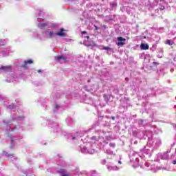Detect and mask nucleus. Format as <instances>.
<instances>
[{
	"label": "nucleus",
	"mask_w": 176,
	"mask_h": 176,
	"mask_svg": "<svg viewBox=\"0 0 176 176\" xmlns=\"http://www.w3.org/2000/svg\"><path fill=\"white\" fill-rule=\"evenodd\" d=\"M168 153H170V151L166 153H164L161 155V159H162V160H167L168 159Z\"/></svg>",
	"instance_id": "obj_12"
},
{
	"label": "nucleus",
	"mask_w": 176,
	"mask_h": 176,
	"mask_svg": "<svg viewBox=\"0 0 176 176\" xmlns=\"http://www.w3.org/2000/svg\"><path fill=\"white\" fill-rule=\"evenodd\" d=\"M92 140H93L94 141H96V137H95V136L92 137Z\"/></svg>",
	"instance_id": "obj_36"
},
{
	"label": "nucleus",
	"mask_w": 176,
	"mask_h": 176,
	"mask_svg": "<svg viewBox=\"0 0 176 176\" xmlns=\"http://www.w3.org/2000/svg\"><path fill=\"white\" fill-rule=\"evenodd\" d=\"M126 79V80H129V78H125Z\"/></svg>",
	"instance_id": "obj_45"
},
{
	"label": "nucleus",
	"mask_w": 176,
	"mask_h": 176,
	"mask_svg": "<svg viewBox=\"0 0 176 176\" xmlns=\"http://www.w3.org/2000/svg\"><path fill=\"white\" fill-rule=\"evenodd\" d=\"M38 72L39 74V73L42 72V70L39 69V70H38Z\"/></svg>",
	"instance_id": "obj_40"
},
{
	"label": "nucleus",
	"mask_w": 176,
	"mask_h": 176,
	"mask_svg": "<svg viewBox=\"0 0 176 176\" xmlns=\"http://www.w3.org/2000/svg\"><path fill=\"white\" fill-rule=\"evenodd\" d=\"M140 47L142 50H148V49H149V45L142 43Z\"/></svg>",
	"instance_id": "obj_14"
},
{
	"label": "nucleus",
	"mask_w": 176,
	"mask_h": 176,
	"mask_svg": "<svg viewBox=\"0 0 176 176\" xmlns=\"http://www.w3.org/2000/svg\"><path fill=\"white\" fill-rule=\"evenodd\" d=\"M104 153H107V155H113V151H111L110 149H107L104 151Z\"/></svg>",
	"instance_id": "obj_21"
},
{
	"label": "nucleus",
	"mask_w": 176,
	"mask_h": 176,
	"mask_svg": "<svg viewBox=\"0 0 176 176\" xmlns=\"http://www.w3.org/2000/svg\"><path fill=\"white\" fill-rule=\"evenodd\" d=\"M32 176H35L34 175H32Z\"/></svg>",
	"instance_id": "obj_47"
},
{
	"label": "nucleus",
	"mask_w": 176,
	"mask_h": 176,
	"mask_svg": "<svg viewBox=\"0 0 176 176\" xmlns=\"http://www.w3.org/2000/svg\"><path fill=\"white\" fill-rule=\"evenodd\" d=\"M87 153H89V155H93L96 153V150L94 148H89Z\"/></svg>",
	"instance_id": "obj_17"
},
{
	"label": "nucleus",
	"mask_w": 176,
	"mask_h": 176,
	"mask_svg": "<svg viewBox=\"0 0 176 176\" xmlns=\"http://www.w3.org/2000/svg\"><path fill=\"white\" fill-rule=\"evenodd\" d=\"M28 64H32V60L30 59L28 60L24 61V65H23V68H25V65H28Z\"/></svg>",
	"instance_id": "obj_16"
},
{
	"label": "nucleus",
	"mask_w": 176,
	"mask_h": 176,
	"mask_svg": "<svg viewBox=\"0 0 176 176\" xmlns=\"http://www.w3.org/2000/svg\"><path fill=\"white\" fill-rule=\"evenodd\" d=\"M173 164H176V160L173 161Z\"/></svg>",
	"instance_id": "obj_37"
},
{
	"label": "nucleus",
	"mask_w": 176,
	"mask_h": 176,
	"mask_svg": "<svg viewBox=\"0 0 176 176\" xmlns=\"http://www.w3.org/2000/svg\"><path fill=\"white\" fill-rule=\"evenodd\" d=\"M139 157H140V159H144V157L140 155V154H138V153H136L135 151H133L131 153L130 160H131L132 167L135 168L136 167H138V166L140 165L141 168H144V170H151L153 173H155L156 170H157V168L155 166V165H151L149 162H146V161L145 160H144L140 164Z\"/></svg>",
	"instance_id": "obj_2"
},
{
	"label": "nucleus",
	"mask_w": 176,
	"mask_h": 176,
	"mask_svg": "<svg viewBox=\"0 0 176 176\" xmlns=\"http://www.w3.org/2000/svg\"><path fill=\"white\" fill-rule=\"evenodd\" d=\"M153 65H159V63H157L156 62H153Z\"/></svg>",
	"instance_id": "obj_34"
},
{
	"label": "nucleus",
	"mask_w": 176,
	"mask_h": 176,
	"mask_svg": "<svg viewBox=\"0 0 176 176\" xmlns=\"http://www.w3.org/2000/svg\"><path fill=\"white\" fill-rule=\"evenodd\" d=\"M85 38H87V39H89V38H90L89 36H85Z\"/></svg>",
	"instance_id": "obj_41"
},
{
	"label": "nucleus",
	"mask_w": 176,
	"mask_h": 176,
	"mask_svg": "<svg viewBox=\"0 0 176 176\" xmlns=\"http://www.w3.org/2000/svg\"><path fill=\"white\" fill-rule=\"evenodd\" d=\"M104 50H111L109 47H104Z\"/></svg>",
	"instance_id": "obj_31"
},
{
	"label": "nucleus",
	"mask_w": 176,
	"mask_h": 176,
	"mask_svg": "<svg viewBox=\"0 0 176 176\" xmlns=\"http://www.w3.org/2000/svg\"><path fill=\"white\" fill-rule=\"evenodd\" d=\"M112 120H115V117H112Z\"/></svg>",
	"instance_id": "obj_44"
},
{
	"label": "nucleus",
	"mask_w": 176,
	"mask_h": 176,
	"mask_svg": "<svg viewBox=\"0 0 176 176\" xmlns=\"http://www.w3.org/2000/svg\"><path fill=\"white\" fill-rule=\"evenodd\" d=\"M39 14L43 15V12H40Z\"/></svg>",
	"instance_id": "obj_43"
},
{
	"label": "nucleus",
	"mask_w": 176,
	"mask_h": 176,
	"mask_svg": "<svg viewBox=\"0 0 176 176\" xmlns=\"http://www.w3.org/2000/svg\"><path fill=\"white\" fill-rule=\"evenodd\" d=\"M6 76H7L6 80L9 82H14V80H16L14 79V75H13V73H10V74H7Z\"/></svg>",
	"instance_id": "obj_9"
},
{
	"label": "nucleus",
	"mask_w": 176,
	"mask_h": 176,
	"mask_svg": "<svg viewBox=\"0 0 176 176\" xmlns=\"http://www.w3.org/2000/svg\"><path fill=\"white\" fill-rule=\"evenodd\" d=\"M0 100H2V98H0Z\"/></svg>",
	"instance_id": "obj_48"
},
{
	"label": "nucleus",
	"mask_w": 176,
	"mask_h": 176,
	"mask_svg": "<svg viewBox=\"0 0 176 176\" xmlns=\"http://www.w3.org/2000/svg\"><path fill=\"white\" fill-rule=\"evenodd\" d=\"M44 34L45 36H47V38H50V39H57V36L63 38L66 35L65 30H64L63 28L60 29L58 32H56V30H47Z\"/></svg>",
	"instance_id": "obj_3"
},
{
	"label": "nucleus",
	"mask_w": 176,
	"mask_h": 176,
	"mask_svg": "<svg viewBox=\"0 0 176 176\" xmlns=\"http://www.w3.org/2000/svg\"><path fill=\"white\" fill-rule=\"evenodd\" d=\"M173 43H174L171 40H166V44L169 45L170 46H171L173 45Z\"/></svg>",
	"instance_id": "obj_22"
},
{
	"label": "nucleus",
	"mask_w": 176,
	"mask_h": 176,
	"mask_svg": "<svg viewBox=\"0 0 176 176\" xmlns=\"http://www.w3.org/2000/svg\"><path fill=\"white\" fill-rule=\"evenodd\" d=\"M82 35L85 34H86V31L82 32Z\"/></svg>",
	"instance_id": "obj_38"
},
{
	"label": "nucleus",
	"mask_w": 176,
	"mask_h": 176,
	"mask_svg": "<svg viewBox=\"0 0 176 176\" xmlns=\"http://www.w3.org/2000/svg\"><path fill=\"white\" fill-rule=\"evenodd\" d=\"M81 137H83V133H82V132L80 131L77 132L74 135H71L69 138L74 142H76V141L80 140Z\"/></svg>",
	"instance_id": "obj_6"
},
{
	"label": "nucleus",
	"mask_w": 176,
	"mask_h": 176,
	"mask_svg": "<svg viewBox=\"0 0 176 176\" xmlns=\"http://www.w3.org/2000/svg\"><path fill=\"white\" fill-rule=\"evenodd\" d=\"M138 124H140V126L143 125L144 124V120H138Z\"/></svg>",
	"instance_id": "obj_28"
},
{
	"label": "nucleus",
	"mask_w": 176,
	"mask_h": 176,
	"mask_svg": "<svg viewBox=\"0 0 176 176\" xmlns=\"http://www.w3.org/2000/svg\"><path fill=\"white\" fill-rule=\"evenodd\" d=\"M145 153V155H146V157H151V154H149V153Z\"/></svg>",
	"instance_id": "obj_30"
},
{
	"label": "nucleus",
	"mask_w": 176,
	"mask_h": 176,
	"mask_svg": "<svg viewBox=\"0 0 176 176\" xmlns=\"http://www.w3.org/2000/svg\"><path fill=\"white\" fill-rule=\"evenodd\" d=\"M107 169L109 171H118L119 170V168L116 166H107Z\"/></svg>",
	"instance_id": "obj_11"
},
{
	"label": "nucleus",
	"mask_w": 176,
	"mask_h": 176,
	"mask_svg": "<svg viewBox=\"0 0 176 176\" xmlns=\"http://www.w3.org/2000/svg\"><path fill=\"white\" fill-rule=\"evenodd\" d=\"M60 176H70L69 174H61Z\"/></svg>",
	"instance_id": "obj_33"
},
{
	"label": "nucleus",
	"mask_w": 176,
	"mask_h": 176,
	"mask_svg": "<svg viewBox=\"0 0 176 176\" xmlns=\"http://www.w3.org/2000/svg\"><path fill=\"white\" fill-rule=\"evenodd\" d=\"M119 164H122V162L121 161H118Z\"/></svg>",
	"instance_id": "obj_42"
},
{
	"label": "nucleus",
	"mask_w": 176,
	"mask_h": 176,
	"mask_svg": "<svg viewBox=\"0 0 176 176\" xmlns=\"http://www.w3.org/2000/svg\"><path fill=\"white\" fill-rule=\"evenodd\" d=\"M5 43H6V40H1L0 41V46H3V45H5Z\"/></svg>",
	"instance_id": "obj_25"
},
{
	"label": "nucleus",
	"mask_w": 176,
	"mask_h": 176,
	"mask_svg": "<svg viewBox=\"0 0 176 176\" xmlns=\"http://www.w3.org/2000/svg\"><path fill=\"white\" fill-rule=\"evenodd\" d=\"M66 123H74V120L69 117L66 118Z\"/></svg>",
	"instance_id": "obj_20"
},
{
	"label": "nucleus",
	"mask_w": 176,
	"mask_h": 176,
	"mask_svg": "<svg viewBox=\"0 0 176 176\" xmlns=\"http://www.w3.org/2000/svg\"><path fill=\"white\" fill-rule=\"evenodd\" d=\"M39 19H41V16H40V18H38V20H39Z\"/></svg>",
	"instance_id": "obj_46"
},
{
	"label": "nucleus",
	"mask_w": 176,
	"mask_h": 176,
	"mask_svg": "<svg viewBox=\"0 0 176 176\" xmlns=\"http://www.w3.org/2000/svg\"><path fill=\"white\" fill-rule=\"evenodd\" d=\"M1 54H2V56L3 57L6 56H9V50H6V49H3V50H1Z\"/></svg>",
	"instance_id": "obj_13"
},
{
	"label": "nucleus",
	"mask_w": 176,
	"mask_h": 176,
	"mask_svg": "<svg viewBox=\"0 0 176 176\" xmlns=\"http://www.w3.org/2000/svg\"><path fill=\"white\" fill-rule=\"evenodd\" d=\"M109 146H111V148H115L116 144L115 143H109Z\"/></svg>",
	"instance_id": "obj_27"
},
{
	"label": "nucleus",
	"mask_w": 176,
	"mask_h": 176,
	"mask_svg": "<svg viewBox=\"0 0 176 176\" xmlns=\"http://www.w3.org/2000/svg\"><path fill=\"white\" fill-rule=\"evenodd\" d=\"M58 108H60V105H58V104H55L54 109H58Z\"/></svg>",
	"instance_id": "obj_32"
},
{
	"label": "nucleus",
	"mask_w": 176,
	"mask_h": 176,
	"mask_svg": "<svg viewBox=\"0 0 176 176\" xmlns=\"http://www.w3.org/2000/svg\"><path fill=\"white\" fill-rule=\"evenodd\" d=\"M12 67L10 66H1L0 67V72H10Z\"/></svg>",
	"instance_id": "obj_8"
},
{
	"label": "nucleus",
	"mask_w": 176,
	"mask_h": 176,
	"mask_svg": "<svg viewBox=\"0 0 176 176\" xmlns=\"http://www.w3.org/2000/svg\"><path fill=\"white\" fill-rule=\"evenodd\" d=\"M94 28H95V30H98L100 28H98V27H97V26H94Z\"/></svg>",
	"instance_id": "obj_35"
},
{
	"label": "nucleus",
	"mask_w": 176,
	"mask_h": 176,
	"mask_svg": "<svg viewBox=\"0 0 176 176\" xmlns=\"http://www.w3.org/2000/svg\"><path fill=\"white\" fill-rule=\"evenodd\" d=\"M118 41L119 42H124L126 41V38H123V37H118Z\"/></svg>",
	"instance_id": "obj_23"
},
{
	"label": "nucleus",
	"mask_w": 176,
	"mask_h": 176,
	"mask_svg": "<svg viewBox=\"0 0 176 176\" xmlns=\"http://www.w3.org/2000/svg\"><path fill=\"white\" fill-rule=\"evenodd\" d=\"M3 155H4V156H7V157H9L10 159H11V160H16V156H14V155H13V154H9V153H8L7 152H6V151H3Z\"/></svg>",
	"instance_id": "obj_10"
},
{
	"label": "nucleus",
	"mask_w": 176,
	"mask_h": 176,
	"mask_svg": "<svg viewBox=\"0 0 176 176\" xmlns=\"http://www.w3.org/2000/svg\"><path fill=\"white\" fill-rule=\"evenodd\" d=\"M110 5L112 8H116L118 6V3H116V2H111Z\"/></svg>",
	"instance_id": "obj_24"
},
{
	"label": "nucleus",
	"mask_w": 176,
	"mask_h": 176,
	"mask_svg": "<svg viewBox=\"0 0 176 176\" xmlns=\"http://www.w3.org/2000/svg\"><path fill=\"white\" fill-rule=\"evenodd\" d=\"M148 146H154V148H157V146H160L162 145V140L159 138H148Z\"/></svg>",
	"instance_id": "obj_5"
},
{
	"label": "nucleus",
	"mask_w": 176,
	"mask_h": 176,
	"mask_svg": "<svg viewBox=\"0 0 176 176\" xmlns=\"http://www.w3.org/2000/svg\"><path fill=\"white\" fill-rule=\"evenodd\" d=\"M170 72H174V69H170Z\"/></svg>",
	"instance_id": "obj_39"
},
{
	"label": "nucleus",
	"mask_w": 176,
	"mask_h": 176,
	"mask_svg": "<svg viewBox=\"0 0 176 176\" xmlns=\"http://www.w3.org/2000/svg\"><path fill=\"white\" fill-rule=\"evenodd\" d=\"M123 45H124V43L123 41H119L118 43H117L118 46H123Z\"/></svg>",
	"instance_id": "obj_26"
},
{
	"label": "nucleus",
	"mask_w": 176,
	"mask_h": 176,
	"mask_svg": "<svg viewBox=\"0 0 176 176\" xmlns=\"http://www.w3.org/2000/svg\"><path fill=\"white\" fill-rule=\"evenodd\" d=\"M47 26V23H39L38 25V28H45V27Z\"/></svg>",
	"instance_id": "obj_15"
},
{
	"label": "nucleus",
	"mask_w": 176,
	"mask_h": 176,
	"mask_svg": "<svg viewBox=\"0 0 176 176\" xmlns=\"http://www.w3.org/2000/svg\"><path fill=\"white\" fill-rule=\"evenodd\" d=\"M149 3L151 8H156L158 5V9L160 10H164L166 6H167V3L164 0H160V1L157 0H149Z\"/></svg>",
	"instance_id": "obj_4"
},
{
	"label": "nucleus",
	"mask_w": 176,
	"mask_h": 176,
	"mask_svg": "<svg viewBox=\"0 0 176 176\" xmlns=\"http://www.w3.org/2000/svg\"><path fill=\"white\" fill-rule=\"evenodd\" d=\"M50 127H52L53 129H58V124L56 122H54L52 125H50Z\"/></svg>",
	"instance_id": "obj_18"
},
{
	"label": "nucleus",
	"mask_w": 176,
	"mask_h": 176,
	"mask_svg": "<svg viewBox=\"0 0 176 176\" xmlns=\"http://www.w3.org/2000/svg\"><path fill=\"white\" fill-rule=\"evenodd\" d=\"M8 109H11L10 113L12 119L10 120L3 121V130H6V131H10L11 130V148H14V144H17L19 140L17 135H13V133H14L15 134H19V133L23 131V128H21L19 125H15L14 126L13 125L16 124L17 122L24 120V114L20 109L16 111L14 109V104H10L8 107Z\"/></svg>",
	"instance_id": "obj_1"
},
{
	"label": "nucleus",
	"mask_w": 176,
	"mask_h": 176,
	"mask_svg": "<svg viewBox=\"0 0 176 176\" xmlns=\"http://www.w3.org/2000/svg\"><path fill=\"white\" fill-rule=\"evenodd\" d=\"M60 166H62V167H65L67 166V164H65V162H63Z\"/></svg>",
	"instance_id": "obj_29"
},
{
	"label": "nucleus",
	"mask_w": 176,
	"mask_h": 176,
	"mask_svg": "<svg viewBox=\"0 0 176 176\" xmlns=\"http://www.w3.org/2000/svg\"><path fill=\"white\" fill-rule=\"evenodd\" d=\"M80 151L82 152V153H87L88 149L86 147H82L81 148Z\"/></svg>",
	"instance_id": "obj_19"
},
{
	"label": "nucleus",
	"mask_w": 176,
	"mask_h": 176,
	"mask_svg": "<svg viewBox=\"0 0 176 176\" xmlns=\"http://www.w3.org/2000/svg\"><path fill=\"white\" fill-rule=\"evenodd\" d=\"M55 60L59 63H67L68 61V57L64 56H55Z\"/></svg>",
	"instance_id": "obj_7"
}]
</instances>
